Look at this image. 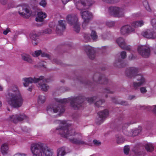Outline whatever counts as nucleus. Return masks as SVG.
<instances>
[{
	"mask_svg": "<svg viewBox=\"0 0 156 156\" xmlns=\"http://www.w3.org/2000/svg\"><path fill=\"white\" fill-rule=\"evenodd\" d=\"M56 101L59 104L48 105L47 109L48 113L51 115L54 113H63L65 111L63 104L70 102V106L74 109H78L81 106V104L84 101V98L82 96L73 98L70 99H55Z\"/></svg>",
	"mask_w": 156,
	"mask_h": 156,
	"instance_id": "1",
	"label": "nucleus"
},
{
	"mask_svg": "<svg viewBox=\"0 0 156 156\" xmlns=\"http://www.w3.org/2000/svg\"><path fill=\"white\" fill-rule=\"evenodd\" d=\"M65 123V121H63V125L56 128V129L58 131L57 133L58 134L62 137L69 138V141L74 144L77 145H88L87 143L79 138H69L70 136H74L77 134L82 137V134L80 133H76L74 130L72 129L70 126L66 124Z\"/></svg>",
	"mask_w": 156,
	"mask_h": 156,
	"instance_id": "2",
	"label": "nucleus"
},
{
	"mask_svg": "<svg viewBox=\"0 0 156 156\" xmlns=\"http://www.w3.org/2000/svg\"><path fill=\"white\" fill-rule=\"evenodd\" d=\"M6 99L8 104L16 108L21 107L24 101L20 91L16 86H12L9 89Z\"/></svg>",
	"mask_w": 156,
	"mask_h": 156,
	"instance_id": "3",
	"label": "nucleus"
},
{
	"mask_svg": "<svg viewBox=\"0 0 156 156\" xmlns=\"http://www.w3.org/2000/svg\"><path fill=\"white\" fill-rule=\"evenodd\" d=\"M93 80L97 83L107 85L108 87L104 90V92L110 94H113L115 92V87L114 84L110 80H108L103 74L100 73H96L93 76Z\"/></svg>",
	"mask_w": 156,
	"mask_h": 156,
	"instance_id": "4",
	"label": "nucleus"
},
{
	"mask_svg": "<svg viewBox=\"0 0 156 156\" xmlns=\"http://www.w3.org/2000/svg\"><path fill=\"white\" fill-rule=\"evenodd\" d=\"M31 151L33 156H52V150L44 144H37L31 147Z\"/></svg>",
	"mask_w": 156,
	"mask_h": 156,
	"instance_id": "5",
	"label": "nucleus"
},
{
	"mask_svg": "<svg viewBox=\"0 0 156 156\" xmlns=\"http://www.w3.org/2000/svg\"><path fill=\"white\" fill-rule=\"evenodd\" d=\"M109 14L115 17H120L124 14V9L122 8L117 6H111L108 8Z\"/></svg>",
	"mask_w": 156,
	"mask_h": 156,
	"instance_id": "6",
	"label": "nucleus"
},
{
	"mask_svg": "<svg viewBox=\"0 0 156 156\" xmlns=\"http://www.w3.org/2000/svg\"><path fill=\"white\" fill-rule=\"evenodd\" d=\"M95 3L94 0H79L76 8L79 10L88 9Z\"/></svg>",
	"mask_w": 156,
	"mask_h": 156,
	"instance_id": "7",
	"label": "nucleus"
},
{
	"mask_svg": "<svg viewBox=\"0 0 156 156\" xmlns=\"http://www.w3.org/2000/svg\"><path fill=\"white\" fill-rule=\"evenodd\" d=\"M43 77V76H41L39 78H36L35 77L23 78L22 79V80L23 81V84L25 87H27L29 86L30 83H36L39 82L41 80Z\"/></svg>",
	"mask_w": 156,
	"mask_h": 156,
	"instance_id": "8",
	"label": "nucleus"
},
{
	"mask_svg": "<svg viewBox=\"0 0 156 156\" xmlns=\"http://www.w3.org/2000/svg\"><path fill=\"white\" fill-rule=\"evenodd\" d=\"M139 72V69L136 67H132L127 68L125 71V73L127 76L129 78L133 77L136 78V76L142 75L138 74Z\"/></svg>",
	"mask_w": 156,
	"mask_h": 156,
	"instance_id": "9",
	"label": "nucleus"
},
{
	"mask_svg": "<svg viewBox=\"0 0 156 156\" xmlns=\"http://www.w3.org/2000/svg\"><path fill=\"white\" fill-rule=\"evenodd\" d=\"M19 14L22 16H26V14L27 16H30L31 13L29 7L26 5H19L17 7Z\"/></svg>",
	"mask_w": 156,
	"mask_h": 156,
	"instance_id": "10",
	"label": "nucleus"
},
{
	"mask_svg": "<svg viewBox=\"0 0 156 156\" xmlns=\"http://www.w3.org/2000/svg\"><path fill=\"white\" fill-rule=\"evenodd\" d=\"M137 50L139 53L144 57L147 58L150 55V48L147 46H139Z\"/></svg>",
	"mask_w": 156,
	"mask_h": 156,
	"instance_id": "11",
	"label": "nucleus"
},
{
	"mask_svg": "<svg viewBox=\"0 0 156 156\" xmlns=\"http://www.w3.org/2000/svg\"><path fill=\"white\" fill-rule=\"evenodd\" d=\"M83 49L90 59H93L95 58V52L93 48L89 45H86L83 47Z\"/></svg>",
	"mask_w": 156,
	"mask_h": 156,
	"instance_id": "12",
	"label": "nucleus"
},
{
	"mask_svg": "<svg viewBox=\"0 0 156 156\" xmlns=\"http://www.w3.org/2000/svg\"><path fill=\"white\" fill-rule=\"evenodd\" d=\"M136 79L139 82H133V87L134 89H136L145 83V79L142 75H139L136 76Z\"/></svg>",
	"mask_w": 156,
	"mask_h": 156,
	"instance_id": "13",
	"label": "nucleus"
},
{
	"mask_svg": "<svg viewBox=\"0 0 156 156\" xmlns=\"http://www.w3.org/2000/svg\"><path fill=\"white\" fill-rule=\"evenodd\" d=\"M80 15L83 20L90 21L93 18V15L92 13L88 10L81 11Z\"/></svg>",
	"mask_w": 156,
	"mask_h": 156,
	"instance_id": "14",
	"label": "nucleus"
},
{
	"mask_svg": "<svg viewBox=\"0 0 156 156\" xmlns=\"http://www.w3.org/2000/svg\"><path fill=\"white\" fill-rule=\"evenodd\" d=\"M134 122H127L123 124L122 126V131L125 135L128 136H132L133 134V129H127L128 126L130 124L133 123Z\"/></svg>",
	"mask_w": 156,
	"mask_h": 156,
	"instance_id": "15",
	"label": "nucleus"
},
{
	"mask_svg": "<svg viewBox=\"0 0 156 156\" xmlns=\"http://www.w3.org/2000/svg\"><path fill=\"white\" fill-rule=\"evenodd\" d=\"M135 29L129 25H125L122 27L120 29L121 34L126 35L129 34L134 32Z\"/></svg>",
	"mask_w": 156,
	"mask_h": 156,
	"instance_id": "16",
	"label": "nucleus"
},
{
	"mask_svg": "<svg viewBox=\"0 0 156 156\" xmlns=\"http://www.w3.org/2000/svg\"><path fill=\"white\" fill-rule=\"evenodd\" d=\"M66 28V22L65 20H60L58 21V24L56 26V32L58 34L60 35L65 30Z\"/></svg>",
	"mask_w": 156,
	"mask_h": 156,
	"instance_id": "17",
	"label": "nucleus"
},
{
	"mask_svg": "<svg viewBox=\"0 0 156 156\" xmlns=\"http://www.w3.org/2000/svg\"><path fill=\"white\" fill-rule=\"evenodd\" d=\"M26 116L24 114H16L10 116L9 119L15 123H16L18 121H22L25 119Z\"/></svg>",
	"mask_w": 156,
	"mask_h": 156,
	"instance_id": "18",
	"label": "nucleus"
},
{
	"mask_svg": "<svg viewBox=\"0 0 156 156\" xmlns=\"http://www.w3.org/2000/svg\"><path fill=\"white\" fill-rule=\"evenodd\" d=\"M68 23L71 25H74L78 22V16L76 14L68 15L66 18Z\"/></svg>",
	"mask_w": 156,
	"mask_h": 156,
	"instance_id": "19",
	"label": "nucleus"
},
{
	"mask_svg": "<svg viewBox=\"0 0 156 156\" xmlns=\"http://www.w3.org/2000/svg\"><path fill=\"white\" fill-rule=\"evenodd\" d=\"M114 64L115 66L119 68L123 67L125 66L123 60L119 57L116 59Z\"/></svg>",
	"mask_w": 156,
	"mask_h": 156,
	"instance_id": "20",
	"label": "nucleus"
},
{
	"mask_svg": "<svg viewBox=\"0 0 156 156\" xmlns=\"http://www.w3.org/2000/svg\"><path fill=\"white\" fill-rule=\"evenodd\" d=\"M142 35L145 37L148 38H155L154 36V33L153 31L150 30H147L145 32L142 33Z\"/></svg>",
	"mask_w": 156,
	"mask_h": 156,
	"instance_id": "21",
	"label": "nucleus"
},
{
	"mask_svg": "<svg viewBox=\"0 0 156 156\" xmlns=\"http://www.w3.org/2000/svg\"><path fill=\"white\" fill-rule=\"evenodd\" d=\"M44 78V77H43ZM46 80L44 79V78L41 80L38 83H39V85L40 88L42 90L46 91L49 88V87L47 85V84L45 83L44 82L46 81Z\"/></svg>",
	"mask_w": 156,
	"mask_h": 156,
	"instance_id": "22",
	"label": "nucleus"
},
{
	"mask_svg": "<svg viewBox=\"0 0 156 156\" xmlns=\"http://www.w3.org/2000/svg\"><path fill=\"white\" fill-rule=\"evenodd\" d=\"M38 16L36 18V20L37 22H41L43 21L44 19L47 16L45 13L42 12H40L37 13Z\"/></svg>",
	"mask_w": 156,
	"mask_h": 156,
	"instance_id": "23",
	"label": "nucleus"
},
{
	"mask_svg": "<svg viewBox=\"0 0 156 156\" xmlns=\"http://www.w3.org/2000/svg\"><path fill=\"white\" fill-rule=\"evenodd\" d=\"M9 147L7 144L4 143L2 144L1 148V151L2 154L5 155L7 154Z\"/></svg>",
	"mask_w": 156,
	"mask_h": 156,
	"instance_id": "24",
	"label": "nucleus"
},
{
	"mask_svg": "<svg viewBox=\"0 0 156 156\" xmlns=\"http://www.w3.org/2000/svg\"><path fill=\"white\" fill-rule=\"evenodd\" d=\"M98 114L99 117L105 119L108 116L109 112L108 110L105 109L98 112Z\"/></svg>",
	"mask_w": 156,
	"mask_h": 156,
	"instance_id": "25",
	"label": "nucleus"
},
{
	"mask_svg": "<svg viewBox=\"0 0 156 156\" xmlns=\"http://www.w3.org/2000/svg\"><path fill=\"white\" fill-rule=\"evenodd\" d=\"M21 56L23 60L30 63H31L32 62V60L29 55L23 54Z\"/></svg>",
	"mask_w": 156,
	"mask_h": 156,
	"instance_id": "26",
	"label": "nucleus"
},
{
	"mask_svg": "<svg viewBox=\"0 0 156 156\" xmlns=\"http://www.w3.org/2000/svg\"><path fill=\"white\" fill-rule=\"evenodd\" d=\"M144 24V22L142 20L138 21L133 22L132 25L135 28L141 27Z\"/></svg>",
	"mask_w": 156,
	"mask_h": 156,
	"instance_id": "27",
	"label": "nucleus"
},
{
	"mask_svg": "<svg viewBox=\"0 0 156 156\" xmlns=\"http://www.w3.org/2000/svg\"><path fill=\"white\" fill-rule=\"evenodd\" d=\"M116 141L117 143L118 144H121L123 143L125 140L123 137L121 135H117L116 136Z\"/></svg>",
	"mask_w": 156,
	"mask_h": 156,
	"instance_id": "28",
	"label": "nucleus"
},
{
	"mask_svg": "<svg viewBox=\"0 0 156 156\" xmlns=\"http://www.w3.org/2000/svg\"><path fill=\"white\" fill-rule=\"evenodd\" d=\"M66 154L65 148L64 147L59 148L57 150V156H64Z\"/></svg>",
	"mask_w": 156,
	"mask_h": 156,
	"instance_id": "29",
	"label": "nucleus"
},
{
	"mask_svg": "<svg viewBox=\"0 0 156 156\" xmlns=\"http://www.w3.org/2000/svg\"><path fill=\"white\" fill-rule=\"evenodd\" d=\"M30 36L31 39L36 41L39 36V34L34 32L30 33Z\"/></svg>",
	"mask_w": 156,
	"mask_h": 156,
	"instance_id": "30",
	"label": "nucleus"
},
{
	"mask_svg": "<svg viewBox=\"0 0 156 156\" xmlns=\"http://www.w3.org/2000/svg\"><path fill=\"white\" fill-rule=\"evenodd\" d=\"M116 42L121 48L126 43L124 39L122 37L118 38L116 40Z\"/></svg>",
	"mask_w": 156,
	"mask_h": 156,
	"instance_id": "31",
	"label": "nucleus"
},
{
	"mask_svg": "<svg viewBox=\"0 0 156 156\" xmlns=\"http://www.w3.org/2000/svg\"><path fill=\"white\" fill-rule=\"evenodd\" d=\"M112 101L116 104H120L122 105L125 106L128 105L127 102L126 101H122L120 102H118L117 100L115 99V98H112Z\"/></svg>",
	"mask_w": 156,
	"mask_h": 156,
	"instance_id": "32",
	"label": "nucleus"
},
{
	"mask_svg": "<svg viewBox=\"0 0 156 156\" xmlns=\"http://www.w3.org/2000/svg\"><path fill=\"white\" fill-rule=\"evenodd\" d=\"M46 98L45 96L41 95L39 96L37 101L39 104L44 103L45 101Z\"/></svg>",
	"mask_w": 156,
	"mask_h": 156,
	"instance_id": "33",
	"label": "nucleus"
},
{
	"mask_svg": "<svg viewBox=\"0 0 156 156\" xmlns=\"http://www.w3.org/2000/svg\"><path fill=\"white\" fill-rule=\"evenodd\" d=\"M73 25V26L74 30L76 33H79L80 29V25L79 22H78Z\"/></svg>",
	"mask_w": 156,
	"mask_h": 156,
	"instance_id": "34",
	"label": "nucleus"
},
{
	"mask_svg": "<svg viewBox=\"0 0 156 156\" xmlns=\"http://www.w3.org/2000/svg\"><path fill=\"white\" fill-rule=\"evenodd\" d=\"M121 48L129 51H130L132 50V47L130 45H127L126 43L123 46H121Z\"/></svg>",
	"mask_w": 156,
	"mask_h": 156,
	"instance_id": "35",
	"label": "nucleus"
},
{
	"mask_svg": "<svg viewBox=\"0 0 156 156\" xmlns=\"http://www.w3.org/2000/svg\"><path fill=\"white\" fill-rule=\"evenodd\" d=\"M145 147L147 151L152 152L154 150V147L151 144H146L145 146Z\"/></svg>",
	"mask_w": 156,
	"mask_h": 156,
	"instance_id": "36",
	"label": "nucleus"
},
{
	"mask_svg": "<svg viewBox=\"0 0 156 156\" xmlns=\"http://www.w3.org/2000/svg\"><path fill=\"white\" fill-rule=\"evenodd\" d=\"M105 119L103 118L99 117L96 119L95 120V123L98 125H100L102 123Z\"/></svg>",
	"mask_w": 156,
	"mask_h": 156,
	"instance_id": "37",
	"label": "nucleus"
},
{
	"mask_svg": "<svg viewBox=\"0 0 156 156\" xmlns=\"http://www.w3.org/2000/svg\"><path fill=\"white\" fill-rule=\"evenodd\" d=\"M111 34L109 33H106L103 34L101 35L102 38L104 40L108 39L110 38Z\"/></svg>",
	"mask_w": 156,
	"mask_h": 156,
	"instance_id": "38",
	"label": "nucleus"
},
{
	"mask_svg": "<svg viewBox=\"0 0 156 156\" xmlns=\"http://www.w3.org/2000/svg\"><path fill=\"white\" fill-rule=\"evenodd\" d=\"M143 5L147 10L148 11H150L151 9L149 5L148 2L147 1H144L143 2Z\"/></svg>",
	"mask_w": 156,
	"mask_h": 156,
	"instance_id": "39",
	"label": "nucleus"
},
{
	"mask_svg": "<svg viewBox=\"0 0 156 156\" xmlns=\"http://www.w3.org/2000/svg\"><path fill=\"white\" fill-rule=\"evenodd\" d=\"M93 144L90 145L91 146H98L101 144V142L98 140H94L93 141Z\"/></svg>",
	"mask_w": 156,
	"mask_h": 156,
	"instance_id": "40",
	"label": "nucleus"
},
{
	"mask_svg": "<svg viewBox=\"0 0 156 156\" xmlns=\"http://www.w3.org/2000/svg\"><path fill=\"white\" fill-rule=\"evenodd\" d=\"M90 36L92 39L94 40H96L98 38V36L97 35V33L95 31L93 30H92Z\"/></svg>",
	"mask_w": 156,
	"mask_h": 156,
	"instance_id": "41",
	"label": "nucleus"
},
{
	"mask_svg": "<svg viewBox=\"0 0 156 156\" xmlns=\"http://www.w3.org/2000/svg\"><path fill=\"white\" fill-rule=\"evenodd\" d=\"M83 37L85 41L87 42L89 41L91 39L89 34L87 33H84L83 34Z\"/></svg>",
	"mask_w": 156,
	"mask_h": 156,
	"instance_id": "42",
	"label": "nucleus"
},
{
	"mask_svg": "<svg viewBox=\"0 0 156 156\" xmlns=\"http://www.w3.org/2000/svg\"><path fill=\"white\" fill-rule=\"evenodd\" d=\"M141 128H139L138 129H135L134 130H133V136H136L138 135L141 131Z\"/></svg>",
	"mask_w": 156,
	"mask_h": 156,
	"instance_id": "43",
	"label": "nucleus"
},
{
	"mask_svg": "<svg viewBox=\"0 0 156 156\" xmlns=\"http://www.w3.org/2000/svg\"><path fill=\"white\" fill-rule=\"evenodd\" d=\"M71 0H62V2L64 4H66L68 2L70 1ZM73 1L76 7L77 6V4H78V2H79V0H73Z\"/></svg>",
	"mask_w": 156,
	"mask_h": 156,
	"instance_id": "44",
	"label": "nucleus"
},
{
	"mask_svg": "<svg viewBox=\"0 0 156 156\" xmlns=\"http://www.w3.org/2000/svg\"><path fill=\"white\" fill-rule=\"evenodd\" d=\"M80 82L83 84L85 85H91L93 83L90 82L89 80H82L80 81Z\"/></svg>",
	"mask_w": 156,
	"mask_h": 156,
	"instance_id": "45",
	"label": "nucleus"
},
{
	"mask_svg": "<svg viewBox=\"0 0 156 156\" xmlns=\"http://www.w3.org/2000/svg\"><path fill=\"white\" fill-rule=\"evenodd\" d=\"M124 152L125 154L127 155L129 154L130 150L129 146V145L125 146L124 148Z\"/></svg>",
	"mask_w": 156,
	"mask_h": 156,
	"instance_id": "46",
	"label": "nucleus"
},
{
	"mask_svg": "<svg viewBox=\"0 0 156 156\" xmlns=\"http://www.w3.org/2000/svg\"><path fill=\"white\" fill-rule=\"evenodd\" d=\"M41 53V50L35 51L32 54V55L34 57H37L40 55Z\"/></svg>",
	"mask_w": 156,
	"mask_h": 156,
	"instance_id": "47",
	"label": "nucleus"
},
{
	"mask_svg": "<svg viewBox=\"0 0 156 156\" xmlns=\"http://www.w3.org/2000/svg\"><path fill=\"white\" fill-rule=\"evenodd\" d=\"M105 102L104 100H101L97 101L95 103V105L98 107H99L102 104Z\"/></svg>",
	"mask_w": 156,
	"mask_h": 156,
	"instance_id": "48",
	"label": "nucleus"
},
{
	"mask_svg": "<svg viewBox=\"0 0 156 156\" xmlns=\"http://www.w3.org/2000/svg\"><path fill=\"white\" fill-rule=\"evenodd\" d=\"M97 97L94 96L90 98H88L87 99L88 102L90 104L93 103L96 99Z\"/></svg>",
	"mask_w": 156,
	"mask_h": 156,
	"instance_id": "49",
	"label": "nucleus"
},
{
	"mask_svg": "<svg viewBox=\"0 0 156 156\" xmlns=\"http://www.w3.org/2000/svg\"><path fill=\"white\" fill-rule=\"evenodd\" d=\"M120 55L121 57V59L123 60L126 57V52L125 51H122L120 52Z\"/></svg>",
	"mask_w": 156,
	"mask_h": 156,
	"instance_id": "50",
	"label": "nucleus"
},
{
	"mask_svg": "<svg viewBox=\"0 0 156 156\" xmlns=\"http://www.w3.org/2000/svg\"><path fill=\"white\" fill-rule=\"evenodd\" d=\"M151 23L153 27L156 29V19H152L151 20Z\"/></svg>",
	"mask_w": 156,
	"mask_h": 156,
	"instance_id": "51",
	"label": "nucleus"
},
{
	"mask_svg": "<svg viewBox=\"0 0 156 156\" xmlns=\"http://www.w3.org/2000/svg\"><path fill=\"white\" fill-rule=\"evenodd\" d=\"M89 22L90 21H86V20H83L82 24V26L83 28L84 29H86Z\"/></svg>",
	"mask_w": 156,
	"mask_h": 156,
	"instance_id": "52",
	"label": "nucleus"
},
{
	"mask_svg": "<svg viewBox=\"0 0 156 156\" xmlns=\"http://www.w3.org/2000/svg\"><path fill=\"white\" fill-rule=\"evenodd\" d=\"M52 30L50 29H47L43 31V34H50L52 33Z\"/></svg>",
	"mask_w": 156,
	"mask_h": 156,
	"instance_id": "53",
	"label": "nucleus"
},
{
	"mask_svg": "<svg viewBox=\"0 0 156 156\" xmlns=\"http://www.w3.org/2000/svg\"><path fill=\"white\" fill-rule=\"evenodd\" d=\"M39 4L41 6L45 7L47 4V3L45 0H42L39 2Z\"/></svg>",
	"mask_w": 156,
	"mask_h": 156,
	"instance_id": "54",
	"label": "nucleus"
},
{
	"mask_svg": "<svg viewBox=\"0 0 156 156\" xmlns=\"http://www.w3.org/2000/svg\"><path fill=\"white\" fill-rule=\"evenodd\" d=\"M140 92L143 94H145L147 92V90L145 87H142L140 88Z\"/></svg>",
	"mask_w": 156,
	"mask_h": 156,
	"instance_id": "55",
	"label": "nucleus"
},
{
	"mask_svg": "<svg viewBox=\"0 0 156 156\" xmlns=\"http://www.w3.org/2000/svg\"><path fill=\"white\" fill-rule=\"evenodd\" d=\"M41 56L42 57H47L49 59L51 58V56L45 53H41Z\"/></svg>",
	"mask_w": 156,
	"mask_h": 156,
	"instance_id": "56",
	"label": "nucleus"
},
{
	"mask_svg": "<svg viewBox=\"0 0 156 156\" xmlns=\"http://www.w3.org/2000/svg\"><path fill=\"white\" fill-rule=\"evenodd\" d=\"M135 57L133 54H131L128 56L129 59L130 60H134L135 59Z\"/></svg>",
	"mask_w": 156,
	"mask_h": 156,
	"instance_id": "57",
	"label": "nucleus"
},
{
	"mask_svg": "<svg viewBox=\"0 0 156 156\" xmlns=\"http://www.w3.org/2000/svg\"><path fill=\"white\" fill-rule=\"evenodd\" d=\"M10 32V30L9 28H7L3 32L4 34L6 35L9 32Z\"/></svg>",
	"mask_w": 156,
	"mask_h": 156,
	"instance_id": "58",
	"label": "nucleus"
},
{
	"mask_svg": "<svg viewBox=\"0 0 156 156\" xmlns=\"http://www.w3.org/2000/svg\"><path fill=\"white\" fill-rule=\"evenodd\" d=\"M109 3H115L118 2L119 1V0H110Z\"/></svg>",
	"mask_w": 156,
	"mask_h": 156,
	"instance_id": "59",
	"label": "nucleus"
},
{
	"mask_svg": "<svg viewBox=\"0 0 156 156\" xmlns=\"http://www.w3.org/2000/svg\"><path fill=\"white\" fill-rule=\"evenodd\" d=\"M44 63H45V62L43 61H41L39 63V65L40 66L43 67L44 68H45L46 67L45 65L44 64Z\"/></svg>",
	"mask_w": 156,
	"mask_h": 156,
	"instance_id": "60",
	"label": "nucleus"
},
{
	"mask_svg": "<svg viewBox=\"0 0 156 156\" xmlns=\"http://www.w3.org/2000/svg\"><path fill=\"white\" fill-rule=\"evenodd\" d=\"M135 96L133 95H130L129 96L128 99L129 100H131L135 98Z\"/></svg>",
	"mask_w": 156,
	"mask_h": 156,
	"instance_id": "61",
	"label": "nucleus"
},
{
	"mask_svg": "<svg viewBox=\"0 0 156 156\" xmlns=\"http://www.w3.org/2000/svg\"><path fill=\"white\" fill-rule=\"evenodd\" d=\"M55 25V23L54 22H52L50 23L49 24V27L51 28H53Z\"/></svg>",
	"mask_w": 156,
	"mask_h": 156,
	"instance_id": "62",
	"label": "nucleus"
},
{
	"mask_svg": "<svg viewBox=\"0 0 156 156\" xmlns=\"http://www.w3.org/2000/svg\"><path fill=\"white\" fill-rule=\"evenodd\" d=\"M26 155L24 154H17L14 155V156H25Z\"/></svg>",
	"mask_w": 156,
	"mask_h": 156,
	"instance_id": "63",
	"label": "nucleus"
},
{
	"mask_svg": "<svg viewBox=\"0 0 156 156\" xmlns=\"http://www.w3.org/2000/svg\"><path fill=\"white\" fill-rule=\"evenodd\" d=\"M153 107H154V108L153 109V111L156 114V105L154 106Z\"/></svg>",
	"mask_w": 156,
	"mask_h": 156,
	"instance_id": "64",
	"label": "nucleus"
}]
</instances>
